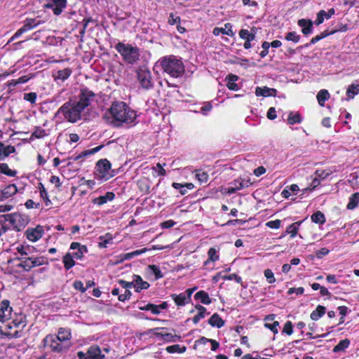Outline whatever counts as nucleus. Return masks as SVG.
<instances>
[{
    "mask_svg": "<svg viewBox=\"0 0 359 359\" xmlns=\"http://www.w3.org/2000/svg\"><path fill=\"white\" fill-rule=\"evenodd\" d=\"M330 97V93L327 90L323 89L320 90L317 94V100L318 104L323 107L325 105V102Z\"/></svg>",
    "mask_w": 359,
    "mask_h": 359,
    "instance_id": "40",
    "label": "nucleus"
},
{
    "mask_svg": "<svg viewBox=\"0 0 359 359\" xmlns=\"http://www.w3.org/2000/svg\"><path fill=\"white\" fill-rule=\"evenodd\" d=\"M255 95L257 96H276V90L274 88H270L268 87H257L255 89Z\"/></svg>",
    "mask_w": 359,
    "mask_h": 359,
    "instance_id": "25",
    "label": "nucleus"
},
{
    "mask_svg": "<svg viewBox=\"0 0 359 359\" xmlns=\"http://www.w3.org/2000/svg\"><path fill=\"white\" fill-rule=\"evenodd\" d=\"M137 80L141 86L144 89H150L154 83L151 79V72L146 67H140L137 70Z\"/></svg>",
    "mask_w": 359,
    "mask_h": 359,
    "instance_id": "9",
    "label": "nucleus"
},
{
    "mask_svg": "<svg viewBox=\"0 0 359 359\" xmlns=\"http://www.w3.org/2000/svg\"><path fill=\"white\" fill-rule=\"evenodd\" d=\"M359 93V85L358 84H351L348 86L346 94L348 98L352 99L355 95Z\"/></svg>",
    "mask_w": 359,
    "mask_h": 359,
    "instance_id": "46",
    "label": "nucleus"
},
{
    "mask_svg": "<svg viewBox=\"0 0 359 359\" xmlns=\"http://www.w3.org/2000/svg\"><path fill=\"white\" fill-rule=\"evenodd\" d=\"M70 249L77 250L76 252H74L72 255L74 257V258H76L77 259H81L83 257L84 253H86L88 251L86 245H81L79 243L77 242L72 243L70 245Z\"/></svg>",
    "mask_w": 359,
    "mask_h": 359,
    "instance_id": "18",
    "label": "nucleus"
},
{
    "mask_svg": "<svg viewBox=\"0 0 359 359\" xmlns=\"http://www.w3.org/2000/svg\"><path fill=\"white\" fill-rule=\"evenodd\" d=\"M212 33L215 36H219L220 34L230 36H234V32L232 30V25L230 23H226L224 25V27L214 28Z\"/></svg>",
    "mask_w": 359,
    "mask_h": 359,
    "instance_id": "21",
    "label": "nucleus"
},
{
    "mask_svg": "<svg viewBox=\"0 0 359 359\" xmlns=\"http://www.w3.org/2000/svg\"><path fill=\"white\" fill-rule=\"evenodd\" d=\"M17 191L18 189L15 184H8L4 189H2L1 193L0 194V200L7 199L13 196L14 194H15Z\"/></svg>",
    "mask_w": 359,
    "mask_h": 359,
    "instance_id": "20",
    "label": "nucleus"
},
{
    "mask_svg": "<svg viewBox=\"0 0 359 359\" xmlns=\"http://www.w3.org/2000/svg\"><path fill=\"white\" fill-rule=\"evenodd\" d=\"M95 97V94L88 90V89H82L79 94V100L76 102V103L80 107V108L83 111L87 107L91 104L92 102L94 101Z\"/></svg>",
    "mask_w": 359,
    "mask_h": 359,
    "instance_id": "11",
    "label": "nucleus"
},
{
    "mask_svg": "<svg viewBox=\"0 0 359 359\" xmlns=\"http://www.w3.org/2000/svg\"><path fill=\"white\" fill-rule=\"evenodd\" d=\"M156 67H160L164 73L172 78L180 77L184 73L182 61L174 55L160 58L156 63Z\"/></svg>",
    "mask_w": 359,
    "mask_h": 359,
    "instance_id": "2",
    "label": "nucleus"
},
{
    "mask_svg": "<svg viewBox=\"0 0 359 359\" xmlns=\"http://www.w3.org/2000/svg\"><path fill=\"white\" fill-rule=\"evenodd\" d=\"M102 147H103V145H100L95 148L83 151L79 155L72 156V158L74 161H79L81 158H84L88 157V156L95 154V153L98 152Z\"/></svg>",
    "mask_w": 359,
    "mask_h": 359,
    "instance_id": "27",
    "label": "nucleus"
},
{
    "mask_svg": "<svg viewBox=\"0 0 359 359\" xmlns=\"http://www.w3.org/2000/svg\"><path fill=\"white\" fill-rule=\"evenodd\" d=\"M359 203V193H355L351 196L349 198L348 203L347 204V209L353 210L354 209L358 203Z\"/></svg>",
    "mask_w": 359,
    "mask_h": 359,
    "instance_id": "44",
    "label": "nucleus"
},
{
    "mask_svg": "<svg viewBox=\"0 0 359 359\" xmlns=\"http://www.w3.org/2000/svg\"><path fill=\"white\" fill-rule=\"evenodd\" d=\"M287 122L290 125H293L295 123H300L302 122V118L299 113H290Z\"/></svg>",
    "mask_w": 359,
    "mask_h": 359,
    "instance_id": "47",
    "label": "nucleus"
},
{
    "mask_svg": "<svg viewBox=\"0 0 359 359\" xmlns=\"http://www.w3.org/2000/svg\"><path fill=\"white\" fill-rule=\"evenodd\" d=\"M115 49L123 57V60L129 64H134L139 60V49L130 44L118 42L115 45Z\"/></svg>",
    "mask_w": 359,
    "mask_h": 359,
    "instance_id": "5",
    "label": "nucleus"
},
{
    "mask_svg": "<svg viewBox=\"0 0 359 359\" xmlns=\"http://www.w3.org/2000/svg\"><path fill=\"white\" fill-rule=\"evenodd\" d=\"M73 258L74 257L70 253H67L63 257L64 266L67 270L70 269L75 265V262Z\"/></svg>",
    "mask_w": 359,
    "mask_h": 359,
    "instance_id": "42",
    "label": "nucleus"
},
{
    "mask_svg": "<svg viewBox=\"0 0 359 359\" xmlns=\"http://www.w3.org/2000/svg\"><path fill=\"white\" fill-rule=\"evenodd\" d=\"M13 308L10 306L8 300H4L0 302V320L5 323L12 318Z\"/></svg>",
    "mask_w": 359,
    "mask_h": 359,
    "instance_id": "15",
    "label": "nucleus"
},
{
    "mask_svg": "<svg viewBox=\"0 0 359 359\" xmlns=\"http://www.w3.org/2000/svg\"><path fill=\"white\" fill-rule=\"evenodd\" d=\"M298 25L302 28V32L307 35L312 32L313 22L310 20L301 19L298 20Z\"/></svg>",
    "mask_w": 359,
    "mask_h": 359,
    "instance_id": "24",
    "label": "nucleus"
},
{
    "mask_svg": "<svg viewBox=\"0 0 359 359\" xmlns=\"http://www.w3.org/2000/svg\"><path fill=\"white\" fill-rule=\"evenodd\" d=\"M195 309L198 311V313L193 318L192 320L194 323L197 324L201 319L205 318L209 313L207 312V309L204 306L200 304L196 305Z\"/></svg>",
    "mask_w": 359,
    "mask_h": 359,
    "instance_id": "29",
    "label": "nucleus"
},
{
    "mask_svg": "<svg viewBox=\"0 0 359 359\" xmlns=\"http://www.w3.org/2000/svg\"><path fill=\"white\" fill-rule=\"evenodd\" d=\"M16 250L21 256H27L31 255L34 248L29 245H19L16 248Z\"/></svg>",
    "mask_w": 359,
    "mask_h": 359,
    "instance_id": "43",
    "label": "nucleus"
},
{
    "mask_svg": "<svg viewBox=\"0 0 359 359\" xmlns=\"http://www.w3.org/2000/svg\"><path fill=\"white\" fill-rule=\"evenodd\" d=\"M320 184V180L316 175L313 176L312 182L309 187L305 189V190L312 191L315 188L318 187Z\"/></svg>",
    "mask_w": 359,
    "mask_h": 359,
    "instance_id": "53",
    "label": "nucleus"
},
{
    "mask_svg": "<svg viewBox=\"0 0 359 359\" xmlns=\"http://www.w3.org/2000/svg\"><path fill=\"white\" fill-rule=\"evenodd\" d=\"M196 177L201 183H205L208 180V175L205 172H198Z\"/></svg>",
    "mask_w": 359,
    "mask_h": 359,
    "instance_id": "54",
    "label": "nucleus"
},
{
    "mask_svg": "<svg viewBox=\"0 0 359 359\" xmlns=\"http://www.w3.org/2000/svg\"><path fill=\"white\" fill-rule=\"evenodd\" d=\"M5 222H6V221L4 219V215L0 217V237L4 233H5L8 229V227L6 225V224L5 223Z\"/></svg>",
    "mask_w": 359,
    "mask_h": 359,
    "instance_id": "57",
    "label": "nucleus"
},
{
    "mask_svg": "<svg viewBox=\"0 0 359 359\" xmlns=\"http://www.w3.org/2000/svg\"><path fill=\"white\" fill-rule=\"evenodd\" d=\"M0 173L4 174L8 177H15L17 171L11 169L7 163H0Z\"/></svg>",
    "mask_w": 359,
    "mask_h": 359,
    "instance_id": "39",
    "label": "nucleus"
},
{
    "mask_svg": "<svg viewBox=\"0 0 359 359\" xmlns=\"http://www.w3.org/2000/svg\"><path fill=\"white\" fill-rule=\"evenodd\" d=\"M302 222V221L296 222L290 225L286 229V233L290 234L291 238L295 237L297 234L299 226L301 225Z\"/></svg>",
    "mask_w": 359,
    "mask_h": 359,
    "instance_id": "41",
    "label": "nucleus"
},
{
    "mask_svg": "<svg viewBox=\"0 0 359 359\" xmlns=\"http://www.w3.org/2000/svg\"><path fill=\"white\" fill-rule=\"evenodd\" d=\"M224 280H233L236 281L238 283H241L242 282L241 277H240L239 276H238L236 273H232V274H230V275H228V276H224Z\"/></svg>",
    "mask_w": 359,
    "mask_h": 359,
    "instance_id": "60",
    "label": "nucleus"
},
{
    "mask_svg": "<svg viewBox=\"0 0 359 359\" xmlns=\"http://www.w3.org/2000/svg\"><path fill=\"white\" fill-rule=\"evenodd\" d=\"M350 341L348 339L341 340L339 344L334 347L333 351L334 353L343 351L348 347Z\"/></svg>",
    "mask_w": 359,
    "mask_h": 359,
    "instance_id": "45",
    "label": "nucleus"
},
{
    "mask_svg": "<svg viewBox=\"0 0 359 359\" xmlns=\"http://www.w3.org/2000/svg\"><path fill=\"white\" fill-rule=\"evenodd\" d=\"M37 95L36 93H29L24 94V100L29 102L32 104L36 102Z\"/></svg>",
    "mask_w": 359,
    "mask_h": 359,
    "instance_id": "52",
    "label": "nucleus"
},
{
    "mask_svg": "<svg viewBox=\"0 0 359 359\" xmlns=\"http://www.w3.org/2000/svg\"><path fill=\"white\" fill-rule=\"evenodd\" d=\"M43 7L46 9H51L55 15H60L67 7V0H45Z\"/></svg>",
    "mask_w": 359,
    "mask_h": 359,
    "instance_id": "12",
    "label": "nucleus"
},
{
    "mask_svg": "<svg viewBox=\"0 0 359 359\" xmlns=\"http://www.w3.org/2000/svg\"><path fill=\"white\" fill-rule=\"evenodd\" d=\"M208 259L204 262L205 265H208L210 262H215L219 260V256L218 251L215 248H210L208 252Z\"/></svg>",
    "mask_w": 359,
    "mask_h": 359,
    "instance_id": "37",
    "label": "nucleus"
},
{
    "mask_svg": "<svg viewBox=\"0 0 359 359\" xmlns=\"http://www.w3.org/2000/svg\"><path fill=\"white\" fill-rule=\"evenodd\" d=\"M147 273L149 276H154V279L157 280L163 277V274L161 269L156 265H149L146 269Z\"/></svg>",
    "mask_w": 359,
    "mask_h": 359,
    "instance_id": "26",
    "label": "nucleus"
},
{
    "mask_svg": "<svg viewBox=\"0 0 359 359\" xmlns=\"http://www.w3.org/2000/svg\"><path fill=\"white\" fill-rule=\"evenodd\" d=\"M226 79H228V82L226 83L228 88L231 90H238L239 88L238 84L236 83L238 79V76L229 74Z\"/></svg>",
    "mask_w": 359,
    "mask_h": 359,
    "instance_id": "34",
    "label": "nucleus"
},
{
    "mask_svg": "<svg viewBox=\"0 0 359 359\" xmlns=\"http://www.w3.org/2000/svg\"><path fill=\"white\" fill-rule=\"evenodd\" d=\"M232 184L236 187L237 190H241L250 187L252 184V182L249 178L239 177L233 180Z\"/></svg>",
    "mask_w": 359,
    "mask_h": 359,
    "instance_id": "30",
    "label": "nucleus"
},
{
    "mask_svg": "<svg viewBox=\"0 0 359 359\" xmlns=\"http://www.w3.org/2000/svg\"><path fill=\"white\" fill-rule=\"evenodd\" d=\"M25 325V318L20 315L8 323L4 329L1 330V332L10 338H19L22 337V330Z\"/></svg>",
    "mask_w": 359,
    "mask_h": 359,
    "instance_id": "4",
    "label": "nucleus"
},
{
    "mask_svg": "<svg viewBox=\"0 0 359 359\" xmlns=\"http://www.w3.org/2000/svg\"><path fill=\"white\" fill-rule=\"evenodd\" d=\"M311 220L316 224H322L325 222V217L321 212L318 211L311 215Z\"/></svg>",
    "mask_w": 359,
    "mask_h": 359,
    "instance_id": "49",
    "label": "nucleus"
},
{
    "mask_svg": "<svg viewBox=\"0 0 359 359\" xmlns=\"http://www.w3.org/2000/svg\"><path fill=\"white\" fill-rule=\"evenodd\" d=\"M83 110L76 102L69 101L62 104L57 111L62 114L64 118L70 123H76L81 118Z\"/></svg>",
    "mask_w": 359,
    "mask_h": 359,
    "instance_id": "3",
    "label": "nucleus"
},
{
    "mask_svg": "<svg viewBox=\"0 0 359 359\" xmlns=\"http://www.w3.org/2000/svg\"><path fill=\"white\" fill-rule=\"evenodd\" d=\"M115 195L113 192H107L103 196H100L93 200V203L98 205H102L108 201L114 200Z\"/></svg>",
    "mask_w": 359,
    "mask_h": 359,
    "instance_id": "28",
    "label": "nucleus"
},
{
    "mask_svg": "<svg viewBox=\"0 0 359 359\" xmlns=\"http://www.w3.org/2000/svg\"><path fill=\"white\" fill-rule=\"evenodd\" d=\"M264 276L266 278L269 283H273L276 282V278L274 277L273 273L271 269H266L264 271Z\"/></svg>",
    "mask_w": 359,
    "mask_h": 359,
    "instance_id": "55",
    "label": "nucleus"
},
{
    "mask_svg": "<svg viewBox=\"0 0 359 359\" xmlns=\"http://www.w3.org/2000/svg\"><path fill=\"white\" fill-rule=\"evenodd\" d=\"M279 325V323L278 321H274L272 324L265 323V327L271 330L274 334L278 333L277 327Z\"/></svg>",
    "mask_w": 359,
    "mask_h": 359,
    "instance_id": "62",
    "label": "nucleus"
},
{
    "mask_svg": "<svg viewBox=\"0 0 359 359\" xmlns=\"http://www.w3.org/2000/svg\"><path fill=\"white\" fill-rule=\"evenodd\" d=\"M283 332L286 333L288 335H290L293 332V325L290 321H287L283 327Z\"/></svg>",
    "mask_w": 359,
    "mask_h": 359,
    "instance_id": "61",
    "label": "nucleus"
},
{
    "mask_svg": "<svg viewBox=\"0 0 359 359\" xmlns=\"http://www.w3.org/2000/svg\"><path fill=\"white\" fill-rule=\"evenodd\" d=\"M43 233L44 231L41 226L27 229L25 231L27 238L32 242H36L39 240Z\"/></svg>",
    "mask_w": 359,
    "mask_h": 359,
    "instance_id": "16",
    "label": "nucleus"
},
{
    "mask_svg": "<svg viewBox=\"0 0 359 359\" xmlns=\"http://www.w3.org/2000/svg\"><path fill=\"white\" fill-rule=\"evenodd\" d=\"M100 240L101 241L99 243V246L100 248H107V245L112 242L113 237L110 233H107L104 236H100Z\"/></svg>",
    "mask_w": 359,
    "mask_h": 359,
    "instance_id": "48",
    "label": "nucleus"
},
{
    "mask_svg": "<svg viewBox=\"0 0 359 359\" xmlns=\"http://www.w3.org/2000/svg\"><path fill=\"white\" fill-rule=\"evenodd\" d=\"M172 186L173 188H175L176 189H179L180 192L182 195H184L187 193V189L184 187L183 184L173 182Z\"/></svg>",
    "mask_w": 359,
    "mask_h": 359,
    "instance_id": "63",
    "label": "nucleus"
},
{
    "mask_svg": "<svg viewBox=\"0 0 359 359\" xmlns=\"http://www.w3.org/2000/svg\"><path fill=\"white\" fill-rule=\"evenodd\" d=\"M77 356L79 359H103L104 355L102 354L101 350L97 346L89 347L86 353L79 351Z\"/></svg>",
    "mask_w": 359,
    "mask_h": 359,
    "instance_id": "14",
    "label": "nucleus"
},
{
    "mask_svg": "<svg viewBox=\"0 0 359 359\" xmlns=\"http://www.w3.org/2000/svg\"><path fill=\"white\" fill-rule=\"evenodd\" d=\"M15 151V149L13 146L6 145L0 142V161H4L10 154Z\"/></svg>",
    "mask_w": 359,
    "mask_h": 359,
    "instance_id": "19",
    "label": "nucleus"
},
{
    "mask_svg": "<svg viewBox=\"0 0 359 359\" xmlns=\"http://www.w3.org/2000/svg\"><path fill=\"white\" fill-rule=\"evenodd\" d=\"M285 39L296 43L299 41L300 36L295 32H290L286 34Z\"/></svg>",
    "mask_w": 359,
    "mask_h": 359,
    "instance_id": "51",
    "label": "nucleus"
},
{
    "mask_svg": "<svg viewBox=\"0 0 359 359\" xmlns=\"http://www.w3.org/2000/svg\"><path fill=\"white\" fill-rule=\"evenodd\" d=\"M105 121L114 127L124 125L130 126L137 123L136 111L123 102H114L103 116Z\"/></svg>",
    "mask_w": 359,
    "mask_h": 359,
    "instance_id": "1",
    "label": "nucleus"
},
{
    "mask_svg": "<svg viewBox=\"0 0 359 359\" xmlns=\"http://www.w3.org/2000/svg\"><path fill=\"white\" fill-rule=\"evenodd\" d=\"M20 263L19 266L22 267L25 270L29 271L34 266L43 265L46 263L43 257H29L26 258H19Z\"/></svg>",
    "mask_w": 359,
    "mask_h": 359,
    "instance_id": "13",
    "label": "nucleus"
},
{
    "mask_svg": "<svg viewBox=\"0 0 359 359\" xmlns=\"http://www.w3.org/2000/svg\"><path fill=\"white\" fill-rule=\"evenodd\" d=\"M281 221L280 219H276L273 221H269L266 223V226L274 229H278L280 227Z\"/></svg>",
    "mask_w": 359,
    "mask_h": 359,
    "instance_id": "56",
    "label": "nucleus"
},
{
    "mask_svg": "<svg viewBox=\"0 0 359 359\" xmlns=\"http://www.w3.org/2000/svg\"><path fill=\"white\" fill-rule=\"evenodd\" d=\"M334 13L335 11L334 8H330L327 13L323 10L320 11L317 14V19L315 21L316 25H319L322 24L325 18H330Z\"/></svg>",
    "mask_w": 359,
    "mask_h": 359,
    "instance_id": "23",
    "label": "nucleus"
},
{
    "mask_svg": "<svg viewBox=\"0 0 359 359\" xmlns=\"http://www.w3.org/2000/svg\"><path fill=\"white\" fill-rule=\"evenodd\" d=\"M195 299L199 300L202 304H210L211 303V299L209 297V295L205 291H199L198 292L195 296Z\"/></svg>",
    "mask_w": 359,
    "mask_h": 359,
    "instance_id": "35",
    "label": "nucleus"
},
{
    "mask_svg": "<svg viewBox=\"0 0 359 359\" xmlns=\"http://www.w3.org/2000/svg\"><path fill=\"white\" fill-rule=\"evenodd\" d=\"M46 135V130L41 128H36L32 133V136H34L36 138H41Z\"/></svg>",
    "mask_w": 359,
    "mask_h": 359,
    "instance_id": "58",
    "label": "nucleus"
},
{
    "mask_svg": "<svg viewBox=\"0 0 359 359\" xmlns=\"http://www.w3.org/2000/svg\"><path fill=\"white\" fill-rule=\"evenodd\" d=\"M208 323L212 327L220 328L224 325V321L217 313H214L208 320Z\"/></svg>",
    "mask_w": 359,
    "mask_h": 359,
    "instance_id": "32",
    "label": "nucleus"
},
{
    "mask_svg": "<svg viewBox=\"0 0 359 359\" xmlns=\"http://www.w3.org/2000/svg\"><path fill=\"white\" fill-rule=\"evenodd\" d=\"M314 175L317 176L321 180L329 176L330 172L325 170H317L315 172Z\"/></svg>",
    "mask_w": 359,
    "mask_h": 359,
    "instance_id": "59",
    "label": "nucleus"
},
{
    "mask_svg": "<svg viewBox=\"0 0 359 359\" xmlns=\"http://www.w3.org/2000/svg\"><path fill=\"white\" fill-rule=\"evenodd\" d=\"M4 218L6 222L11 224L17 231L23 229L29 222V218L27 215L18 212L5 215Z\"/></svg>",
    "mask_w": 359,
    "mask_h": 359,
    "instance_id": "7",
    "label": "nucleus"
},
{
    "mask_svg": "<svg viewBox=\"0 0 359 359\" xmlns=\"http://www.w3.org/2000/svg\"><path fill=\"white\" fill-rule=\"evenodd\" d=\"M166 351L170 353H182L185 352L186 347L180 346L179 344H175V345L168 346L166 348Z\"/></svg>",
    "mask_w": 359,
    "mask_h": 359,
    "instance_id": "50",
    "label": "nucleus"
},
{
    "mask_svg": "<svg viewBox=\"0 0 359 359\" xmlns=\"http://www.w3.org/2000/svg\"><path fill=\"white\" fill-rule=\"evenodd\" d=\"M95 175L96 179L105 182L114 176V171L111 170V163L107 159L98 161L95 166Z\"/></svg>",
    "mask_w": 359,
    "mask_h": 359,
    "instance_id": "6",
    "label": "nucleus"
},
{
    "mask_svg": "<svg viewBox=\"0 0 359 359\" xmlns=\"http://www.w3.org/2000/svg\"><path fill=\"white\" fill-rule=\"evenodd\" d=\"M72 74V70L69 68H65L62 70H59L53 75L55 80H61L64 81L68 79Z\"/></svg>",
    "mask_w": 359,
    "mask_h": 359,
    "instance_id": "33",
    "label": "nucleus"
},
{
    "mask_svg": "<svg viewBox=\"0 0 359 359\" xmlns=\"http://www.w3.org/2000/svg\"><path fill=\"white\" fill-rule=\"evenodd\" d=\"M43 22L37 18H27L24 21V25L17 30L14 35L11 38L9 42L21 36L23 33L28 32L38 25L42 24Z\"/></svg>",
    "mask_w": 359,
    "mask_h": 359,
    "instance_id": "10",
    "label": "nucleus"
},
{
    "mask_svg": "<svg viewBox=\"0 0 359 359\" xmlns=\"http://www.w3.org/2000/svg\"><path fill=\"white\" fill-rule=\"evenodd\" d=\"M134 287L136 288V292H140L142 290L147 289L149 287V283L144 281L141 276L139 275H134L133 276Z\"/></svg>",
    "mask_w": 359,
    "mask_h": 359,
    "instance_id": "22",
    "label": "nucleus"
},
{
    "mask_svg": "<svg viewBox=\"0 0 359 359\" xmlns=\"http://www.w3.org/2000/svg\"><path fill=\"white\" fill-rule=\"evenodd\" d=\"M172 299L177 306H184L189 302L186 292H182L179 294H173L171 295Z\"/></svg>",
    "mask_w": 359,
    "mask_h": 359,
    "instance_id": "31",
    "label": "nucleus"
},
{
    "mask_svg": "<svg viewBox=\"0 0 359 359\" xmlns=\"http://www.w3.org/2000/svg\"><path fill=\"white\" fill-rule=\"evenodd\" d=\"M149 249L147 248H144L140 250H137L135 251H133L131 252L126 253L123 255H121L123 257L121 258V260H126V259H130L134 257L139 256L147 251H149Z\"/></svg>",
    "mask_w": 359,
    "mask_h": 359,
    "instance_id": "38",
    "label": "nucleus"
},
{
    "mask_svg": "<svg viewBox=\"0 0 359 359\" xmlns=\"http://www.w3.org/2000/svg\"><path fill=\"white\" fill-rule=\"evenodd\" d=\"M56 338L61 341L64 345L67 346V349L70 348L72 346L71 344V339H72V334L70 332V330L67 328H60L57 332V334L55 335Z\"/></svg>",
    "mask_w": 359,
    "mask_h": 359,
    "instance_id": "17",
    "label": "nucleus"
},
{
    "mask_svg": "<svg viewBox=\"0 0 359 359\" xmlns=\"http://www.w3.org/2000/svg\"><path fill=\"white\" fill-rule=\"evenodd\" d=\"M266 116L270 120H273L276 118V111L274 107H270L269 109Z\"/></svg>",
    "mask_w": 359,
    "mask_h": 359,
    "instance_id": "64",
    "label": "nucleus"
},
{
    "mask_svg": "<svg viewBox=\"0 0 359 359\" xmlns=\"http://www.w3.org/2000/svg\"><path fill=\"white\" fill-rule=\"evenodd\" d=\"M43 343L46 347L50 348L53 352L62 353L68 350L67 346L64 345L53 334L47 335L43 339Z\"/></svg>",
    "mask_w": 359,
    "mask_h": 359,
    "instance_id": "8",
    "label": "nucleus"
},
{
    "mask_svg": "<svg viewBox=\"0 0 359 359\" xmlns=\"http://www.w3.org/2000/svg\"><path fill=\"white\" fill-rule=\"evenodd\" d=\"M325 310L326 309L325 306L320 305L318 306L317 308L311 313V318L313 320H318L325 314Z\"/></svg>",
    "mask_w": 359,
    "mask_h": 359,
    "instance_id": "36",
    "label": "nucleus"
}]
</instances>
